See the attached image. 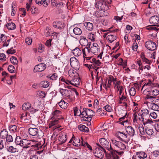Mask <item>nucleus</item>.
<instances>
[{"label":"nucleus","mask_w":159,"mask_h":159,"mask_svg":"<svg viewBox=\"0 0 159 159\" xmlns=\"http://www.w3.org/2000/svg\"><path fill=\"white\" fill-rule=\"evenodd\" d=\"M95 7L102 11H107L109 8L112 0H96Z\"/></svg>","instance_id":"nucleus-1"},{"label":"nucleus","mask_w":159,"mask_h":159,"mask_svg":"<svg viewBox=\"0 0 159 159\" xmlns=\"http://www.w3.org/2000/svg\"><path fill=\"white\" fill-rule=\"evenodd\" d=\"M100 143L101 144L100 145L99 144H97V145L99 147L103 150L104 152H106V148L107 150H110L112 148L111 143H109L108 141L104 138H102L100 139Z\"/></svg>","instance_id":"nucleus-2"},{"label":"nucleus","mask_w":159,"mask_h":159,"mask_svg":"<svg viewBox=\"0 0 159 159\" xmlns=\"http://www.w3.org/2000/svg\"><path fill=\"white\" fill-rule=\"evenodd\" d=\"M71 66L77 71L79 70L80 68V65L79 61L75 57H73L70 59Z\"/></svg>","instance_id":"nucleus-3"},{"label":"nucleus","mask_w":159,"mask_h":159,"mask_svg":"<svg viewBox=\"0 0 159 159\" xmlns=\"http://www.w3.org/2000/svg\"><path fill=\"white\" fill-rule=\"evenodd\" d=\"M145 47L149 50L154 51L157 48L156 43L151 40H148L145 42Z\"/></svg>","instance_id":"nucleus-4"},{"label":"nucleus","mask_w":159,"mask_h":159,"mask_svg":"<svg viewBox=\"0 0 159 159\" xmlns=\"http://www.w3.org/2000/svg\"><path fill=\"white\" fill-rule=\"evenodd\" d=\"M59 92L63 96L66 97L67 99H69L70 100L71 99L70 98V95L72 93L71 90L60 88Z\"/></svg>","instance_id":"nucleus-5"},{"label":"nucleus","mask_w":159,"mask_h":159,"mask_svg":"<svg viewBox=\"0 0 159 159\" xmlns=\"http://www.w3.org/2000/svg\"><path fill=\"white\" fill-rule=\"evenodd\" d=\"M46 67V65L45 64L43 63H40L35 66L33 71L34 72H41L43 71Z\"/></svg>","instance_id":"nucleus-6"},{"label":"nucleus","mask_w":159,"mask_h":159,"mask_svg":"<svg viewBox=\"0 0 159 159\" xmlns=\"http://www.w3.org/2000/svg\"><path fill=\"white\" fill-rule=\"evenodd\" d=\"M74 76L71 77V80H70V84L77 87L76 85H79L80 84L79 75L78 74H75Z\"/></svg>","instance_id":"nucleus-7"},{"label":"nucleus","mask_w":159,"mask_h":159,"mask_svg":"<svg viewBox=\"0 0 159 159\" xmlns=\"http://www.w3.org/2000/svg\"><path fill=\"white\" fill-rule=\"evenodd\" d=\"M104 151L99 146L95 149V151L94 153V156L98 158H102L104 157Z\"/></svg>","instance_id":"nucleus-8"},{"label":"nucleus","mask_w":159,"mask_h":159,"mask_svg":"<svg viewBox=\"0 0 159 159\" xmlns=\"http://www.w3.org/2000/svg\"><path fill=\"white\" fill-rule=\"evenodd\" d=\"M116 135L120 140L123 141L124 140H127V135L124 133V132L117 131L116 133Z\"/></svg>","instance_id":"nucleus-9"},{"label":"nucleus","mask_w":159,"mask_h":159,"mask_svg":"<svg viewBox=\"0 0 159 159\" xmlns=\"http://www.w3.org/2000/svg\"><path fill=\"white\" fill-rule=\"evenodd\" d=\"M149 21L151 24L154 26H157L159 23V16L154 15L150 17Z\"/></svg>","instance_id":"nucleus-10"},{"label":"nucleus","mask_w":159,"mask_h":159,"mask_svg":"<svg viewBox=\"0 0 159 159\" xmlns=\"http://www.w3.org/2000/svg\"><path fill=\"white\" fill-rule=\"evenodd\" d=\"M67 139L66 133L64 132L61 133L59 137L58 140L60 142L59 144L60 145H62L66 141Z\"/></svg>","instance_id":"nucleus-11"},{"label":"nucleus","mask_w":159,"mask_h":159,"mask_svg":"<svg viewBox=\"0 0 159 159\" xmlns=\"http://www.w3.org/2000/svg\"><path fill=\"white\" fill-rule=\"evenodd\" d=\"M33 140H28L26 139H24L22 142L23 143L21 145V147H23V148H27L30 147V145L32 144V143L33 142Z\"/></svg>","instance_id":"nucleus-12"},{"label":"nucleus","mask_w":159,"mask_h":159,"mask_svg":"<svg viewBox=\"0 0 159 159\" xmlns=\"http://www.w3.org/2000/svg\"><path fill=\"white\" fill-rule=\"evenodd\" d=\"M52 25L55 28H57L60 30L63 29L65 27V24L63 23L58 21L53 22Z\"/></svg>","instance_id":"nucleus-13"},{"label":"nucleus","mask_w":159,"mask_h":159,"mask_svg":"<svg viewBox=\"0 0 159 159\" xmlns=\"http://www.w3.org/2000/svg\"><path fill=\"white\" fill-rule=\"evenodd\" d=\"M28 131L30 135L36 136L38 134L39 129L37 128L30 127Z\"/></svg>","instance_id":"nucleus-14"},{"label":"nucleus","mask_w":159,"mask_h":159,"mask_svg":"<svg viewBox=\"0 0 159 159\" xmlns=\"http://www.w3.org/2000/svg\"><path fill=\"white\" fill-rule=\"evenodd\" d=\"M126 131L130 136L133 137L134 135L135 131L134 128L131 126H128L126 128L125 127Z\"/></svg>","instance_id":"nucleus-15"},{"label":"nucleus","mask_w":159,"mask_h":159,"mask_svg":"<svg viewBox=\"0 0 159 159\" xmlns=\"http://www.w3.org/2000/svg\"><path fill=\"white\" fill-rule=\"evenodd\" d=\"M82 51L84 59L85 56H89L90 52H91V51H90V48H88L86 47L82 49Z\"/></svg>","instance_id":"nucleus-16"},{"label":"nucleus","mask_w":159,"mask_h":159,"mask_svg":"<svg viewBox=\"0 0 159 159\" xmlns=\"http://www.w3.org/2000/svg\"><path fill=\"white\" fill-rule=\"evenodd\" d=\"M140 112L144 119L150 117L148 110V109H142Z\"/></svg>","instance_id":"nucleus-17"},{"label":"nucleus","mask_w":159,"mask_h":159,"mask_svg":"<svg viewBox=\"0 0 159 159\" xmlns=\"http://www.w3.org/2000/svg\"><path fill=\"white\" fill-rule=\"evenodd\" d=\"M84 25L85 27L86 30L91 31L93 29V25L92 23L90 22H85L84 24Z\"/></svg>","instance_id":"nucleus-18"},{"label":"nucleus","mask_w":159,"mask_h":159,"mask_svg":"<svg viewBox=\"0 0 159 159\" xmlns=\"http://www.w3.org/2000/svg\"><path fill=\"white\" fill-rule=\"evenodd\" d=\"M117 38V37L115 34H113V35H108L107 36V39L111 43L116 40Z\"/></svg>","instance_id":"nucleus-19"},{"label":"nucleus","mask_w":159,"mask_h":159,"mask_svg":"<svg viewBox=\"0 0 159 159\" xmlns=\"http://www.w3.org/2000/svg\"><path fill=\"white\" fill-rule=\"evenodd\" d=\"M136 155L140 159H144L147 157V154L143 152H136Z\"/></svg>","instance_id":"nucleus-20"},{"label":"nucleus","mask_w":159,"mask_h":159,"mask_svg":"<svg viewBox=\"0 0 159 159\" xmlns=\"http://www.w3.org/2000/svg\"><path fill=\"white\" fill-rule=\"evenodd\" d=\"M48 79H50L52 80H55L58 78V75L56 73H54L52 75H49L46 76Z\"/></svg>","instance_id":"nucleus-21"},{"label":"nucleus","mask_w":159,"mask_h":159,"mask_svg":"<svg viewBox=\"0 0 159 159\" xmlns=\"http://www.w3.org/2000/svg\"><path fill=\"white\" fill-rule=\"evenodd\" d=\"M72 53L75 56H79L82 53L81 50L78 48L76 47L72 50Z\"/></svg>","instance_id":"nucleus-22"},{"label":"nucleus","mask_w":159,"mask_h":159,"mask_svg":"<svg viewBox=\"0 0 159 159\" xmlns=\"http://www.w3.org/2000/svg\"><path fill=\"white\" fill-rule=\"evenodd\" d=\"M83 111L81 112L80 110H79L80 114L78 115V116L80 117L81 118L86 116L87 115L89 114L87 111V108H83Z\"/></svg>","instance_id":"nucleus-23"},{"label":"nucleus","mask_w":159,"mask_h":159,"mask_svg":"<svg viewBox=\"0 0 159 159\" xmlns=\"http://www.w3.org/2000/svg\"><path fill=\"white\" fill-rule=\"evenodd\" d=\"M6 26L7 29L9 30H13L16 28V25L13 22L7 23Z\"/></svg>","instance_id":"nucleus-24"},{"label":"nucleus","mask_w":159,"mask_h":159,"mask_svg":"<svg viewBox=\"0 0 159 159\" xmlns=\"http://www.w3.org/2000/svg\"><path fill=\"white\" fill-rule=\"evenodd\" d=\"M68 103L65 102L63 100H61L58 103V105L60 107L63 109H66L67 108L68 106Z\"/></svg>","instance_id":"nucleus-25"},{"label":"nucleus","mask_w":159,"mask_h":159,"mask_svg":"<svg viewBox=\"0 0 159 159\" xmlns=\"http://www.w3.org/2000/svg\"><path fill=\"white\" fill-rule=\"evenodd\" d=\"M8 134V132L6 129H3L1 131L0 133V137L2 139H5V138Z\"/></svg>","instance_id":"nucleus-26"},{"label":"nucleus","mask_w":159,"mask_h":159,"mask_svg":"<svg viewBox=\"0 0 159 159\" xmlns=\"http://www.w3.org/2000/svg\"><path fill=\"white\" fill-rule=\"evenodd\" d=\"M111 153L112 157V159H118L119 158V157L116 154V150L112 148L111 149L109 150Z\"/></svg>","instance_id":"nucleus-27"},{"label":"nucleus","mask_w":159,"mask_h":159,"mask_svg":"<svg viewBox=\"0 0 159 159\" xmlns=\"http://www.w3.org/2000/svg\"><path fill=\"white\" fill-rule=\"evenodd\" d=\"M100 50V48L94 47L90 48V51H91V52L93 53L95 55H98L99 52Z\"/></svg>","instance_id":"nucleus-28"},{"label":"nucleus","mask_w":159,"mask_h":159,"mask_svg":"<svg viewBox=\"0 0 159 159\" xmlns=\"http://www.w3.org/2000/svg\"><path fill=\"white\" fill-rule=\"evenodd\" d=\"M140 57L143 62H145L146 63L149 64H150V61L145 57L144 53L143 52H141Z\"/></svg>","instance_id":"nucleus-29"},{"label":"nucleus","mask_w":159,"mask_h":159,"mask_svg":"<svg viewBox=\"0 0 159 159\" xmlns=\"http://www.w3.org/2000/svg\"><path fill=\"white\" fill-rule=\"evenodd\" d=\"M9 129L11 133H14L17 131V127L16 125H11L9 126Z\"/></svg>","instance_id":"nucleus-30"},{"label":"nucleus","mask_w":159,"mask_h":159,"mask_svg":"<svg viewBox=\"0 0 159 159\" xmlns=\"http://www.w3.org/2000/svg\"><path fill=\"white\" fill-rule=\"evenodd\" d=\"M31 104L30 103L27 102L23 104L22 106V109L23 110H29V108H30Z\"/></svg>","instance_id":"nucleus-31"},{"label":"nucleus","mask_w":159,"mask_h":159,"mask_svg":"<svg viewBox=\"0 0 159 159\" xmlns=\"http://www.w3.org/2000/svg\"><path fill=\"white\" fill-rule=\"evenodd\" d=\"M59 118H53L52 120L50 122L49 124V126L50 128H51L52 126H54L55 125L57 124L58 122V120Z\"/></svg>","instance_id":"nucleus-32"},{"label":"nucleus","mask_w":159,"mask_h":159,"mask_svg":"<svg viewBox=\"0 0 159 159\" xmlns=\"http://www.w3.org/2000/svg\"><path fill=\"white\" fill-rule=\"evenodd\" d=\"M74 33L76 35H80L82 33L81 30L79 28L75 27L73 30Z\"/></svg>","instance_id":"nucleus-33"},{"label":"nucleus","mask_w":159,"mask_h":159,"mask_svg":"<svg viewBox=\"0 0 159 159\" xmlns=\"http://www.w3.org/2000/svg\"><path fill=\"white\" fill-rule=\"evenodd\" d=\"M40 84L41 85V87L44 88H47L49 85L48 81L47 80L41 81Z\"/></svg>","instance_id":"nucleus-34"},{"label":"nucleus","mask_w":159,"mask_h":159,"mask_svg":"<svg viewBox=\"0 0 159 159\" xmlns=\"http://www.w3.org/2000/svg\"><path fill=\"white\" fill-rule=\"evenodd\" d=\"M7 149L8 152L11 153H15L18 152V151L17 148H14L12 146H9L7 148Z\"/></svg>","instance_id":"nucleus-35"},{"label":"nucleus","mask_w":159,"mask_h":159,"mask_svg":"<svg viewBox=\"0 0 159 159\" xmlns=\"http://www.w3.org/2000/svg\"><path fill=\"white\" fill-rule=\"evenodd\" d=\"M151 119H150L149 117L144 118V120H143V124L144 125H147L148 126L151 124Z\"/></svg>","instance_id":"nucleus-36"},{"label":"nucleus","mask_w":159,"mask_h":159,"mask_svg":"<svg viewBox=\"0 0 159 159\" xmlns=\"http://www.w3.org/2000/svg\"><path fill=\"white\" fill-rule=\"evenodd\" d=\"M150 107L152 110L157 111H159V105L154 103H151Z\"/></svg>","instance_id":"nucleus-37"},{"label":"nucleus","mask_w":159,"mask_h":159,"mask_svg":"<svg viewBox=\"0 0 159 159\" xmlns=\"http://www.w3.org/2000/svg\"><path fill=\"white\" fill-rule=\"evenodd\" d=\"M90 62L95 64L96 66H99L102 63L99 60H97L95 58H93L92 61H91Z\"/></svg>","instance_id":"nucleus-38"},{"label":"nucleus","mask_w":159,"mask_h":159,"mask_svg":"<svg viewBox=\"0 0 159 159\" xmlns=\"http://www.w3.org/2000/svg\"><path fill=\"white\" fill-rule=\"evenodd\" d=\"M16 47L15 46L14 47H11L10 49H8L6 52L8 54H14L16 52V50L14 49Z\"/></svg>","instance_id":"nucleus-39"},{"label":"nucleus","mask_w":159,"mask_h":159,"mask_svg":"<svg viewBox=\"0 0 159 159\" xmlns=\"http://www.w3.org/2000/svg\"><path fill=\"white\" fill-rule=\"evenodd\" d=\"M7 70L9 72L11 73H15L16 69L15 67L12 65H10L8 66Z\"/></svg>","instance_id":"nucleus-40"},{"label":"nucleus","mask_w":159,"mask_h":159,"mask_svg":"<svg viewBox=\"0 0 159 159\" xmlns=\"http://www.w3.org/2000/svg\"><path fill=\"white\" fill-rule=\"evenodd\" d=\"M10 60L11 62L13 65H17L18 61L16 57L14 56H11Z\"/></svg>","instance_id":"nucleus-41"},{"label":"nucleus","mask_w":159,"mask_h":159,"mask_svg":"<svg viewBox=\"0 0 159 159\" xmlns=\"http://www.w3.org/2000/svg\"><path fill=\"white\" fill-rule=\"evenodd\" d=\"M146 91L147 92H149V93L147 94L146 96V97L145 98L146 100H147L148 99H150L152 98H154V96H150L151 94L152 91L149 90V89L147 88L144 91Z\"/></svg>","instance_id":"nucleus-42"},{"label":"nucleus","mask_w":159,"mask_h":159,"mask_svg":"<svg viewBox=\"0 0 159 159\" xmlns=\"http://www.w3.org/2000/svg\"><path fill=\"white\" fill-rule=\"evenodd\" d=\"M61 113V111L58 110H56L53 112H52V117H51V119L53 118L55 119L56 117H57L58 116V115L60 114Z\"/></svg>","instance_id":"nucleus-43"},{"label":"nucleus","mask_w":159,"mask_h":159,"mask_svg":"<svg viewBox=\"0 0 159 159\" xmlns=\"http://www.w3.org/2000/svg\"><path fill=\"white\" fill-rule=\"evenodd\" d=\"M31 12L32 14H37L39 13L38 10L34 6H32L31 8Z\"/></svg>","instance_id":"nucleus-44"},{"label":"nucleus","mask_w":159,"mask_h":159,"mask_svg":"<svg viewBox=\"0 0 159 159\" xmlns=\"http://www.w3.org/2000/svg\"><path fill=\"white\" fill-rule=\"evenodd\" d=\"M87 110L88 114H89L87 115V116L91 117L94 116L95 115V112L94 111L89 109L88 108H87Z\"/></svg>","instance_id":"nucleus-45"},{"label":"nucleus","mask_w":159,"mask_h":159,"mask_svg":"<svg viewBox=\"0 0 159 159\" xmlns=\"http://www.w3.org/2000/svg\"><path fill=\"white\" fill-rule=\"evenodd\" d=\"M117 147L119 148L120 150H124L126 148V146L125 144L121 142H120L119 143L118 146H117Z\"/></svg>","instance_id":"nucleus-46"},{"label":"nucleus","mask_w":159,"mask_h":159,"mask_svg":"<svg viewBox=\"0 0 159 159\" xmlns=\"http://www.w3.org/2000/svg\"><path fill=\"white\" fill-rule=\"evenodd\" d=\"M96 35L94 34H93L91 33H90L88 36L89 39H90L92 41H94L95 39Z\"/></svg>","instance_id":"nucleus-47"},{"label":"nucleus","mask_w":159,"mask_h":159,"mask_svg":"<svg viewBox=\"0 0 159 159\" xmlns=\"http://www.w3.org/2000/svg\"><path fill=\"white\" fill-rule=\"evenodd\" d=\"M145 132L146 134L149 135H152L153 133V129H150L148 128L145 129Z\"/></svg>","instance_id":"nucleus-48"},{"label":"nucleus","mask_w":159,"mask_h":159,"mask_svg":"<svg viewBox=\"0 0 159 159\" xmlns=\"http://www.w3.org/2000/svg\"><path fill=\"white\" fill-rule=\"evenodd\" d=\"M129 94L131 96H134L136 93V90L134 87H131L129 90Z\"/></svg>","instance_id":"nucleus-49"},{"label":"nucleus","mask_w":159,"mask_h":159,"mask_svg":"<svg viewBox=\"0 0 159 159\" xmlns=\"http://www.w3.org/2000/svg\"><path fill=\"white\" fill-rule=\"evenodd\" d=\"M91 119L92 118L91 117L88 116L87 117L85 116L83 117V119L81 120L84 121H88L89 122V123L90 125L91 123L90 121H91Z\"/></svg>","instance_id":"nucleus-50"},{"label":"nucleus","mask_w":159,"mask_h":159,"mask_svg":"<svg viewBox=\"0 0 159 159\" xmlns=\"http://www.w3.org/2000/svg\"><path fill=\"white\" fill-rule=\"evenodd\" d=\"M6 142L7 143H10L13 141V138L12 136L10 135H8L6 138Z\"/></svg>","instance_id":"nucleus-51"},{"label":"nucleus","mask_w":159,"mask_h":159,"mask_svg":"<svg viewBox=\"0 0 159 159\" xmlns=\"http://www.w3.org/2000/svg\"><path fill=\"white\" fill-rule=\"evenodd\" d=\"M74 112V116H78L79 114V111L77 107H74L73 108Z\"/></svg>","instance_id":"nucleus-52"},{"label":"nucleus","mask_w":159,"mask_h":159,"mask_svg":"<svg viewBox=\"0 0 159 159\" xmlns=\"http://www.w3.org/2000/svg\"><path fill=\"white\" fill-rule=\"evenodd\" d=\"M139 129L141 134L142 135H144V134L145 133L143 125H142L141 126H140L139 127Z\"/></svg>","instance_id":"nucleus-53"},{"label":"nucleus","mask_w":159,"mask_h":159,"mask_svg":"<svg viewBox=\"0 0 159 159\" xmlns=\"http://www.w3.org/2000/svg\"><path fill=\"white\" fill-rule=\"evenodd\" d=\"M36 142V143L35 144H33L32 145H31V147H32V148H33L34 150H38V142L35 141L34 140L33 142Z\"/></svg>","instance_id":"nucleus-54"},{"label":"nucleus","mask_w":159,"mask_h":159,"mask_svg":"<svg viewBox=\"0 0 159 159\" xmlns=\"http://www.w3.org/2000/svg\"><path fill=\"white\" fill-rule=\"evenodd\" d=\"M22 139L21 138V137L20 136H17L15 140V143L16 145L18 144V143H20V142H19L20 141L22 140Z\"/></svg>","instance_id":"nucleus-55"},{"label":"nucleus","mask_w":159,"mask_h":159,"mask_svg":"<svg viewBox=\"0 0 159 159\" xmlns=\"http://www.w3.org/2000/svg\"><path fill=\"white\" fill-rule=\"evenodd\" d=\"M59 80H61L62 82H65L66 84H70L71 83L70 82V80L69 81L67 80H66L63 77L61 78H60Z\"/></svg>","instance_id":"nucleus-56"},{"label":"nucleus","mask_w":159,"mask_h":159,"mask_svg":"<svg viewBox=\"0 0 159 159\" xmlns=\"http://www.w3.org/2000/svg\"><path fill=\"white\" fill-rule=\"evenodd\" d=\"M104 109L105 110L108 112H111L112 110L111 107L109 105H107L106 106L103 107Z\"/></svg>","instance_id":"nucleus-57"},{"label":"nucleus","mask_w":159,"mask_h":159,"mask_svg":"<svg viewBox=\"0 0 159 159\" xmlns=\"http://www.w3.org/2000/svg\"><path fill=\"white\" fill-rule=\"evenodd\" d=\"M116 78H114V77L111 75L110 76L108 77L109 81H110L111 82H113V84H115V82L117 80Z\"/></svg>","instance_id":"nucleus-58"},{"label":"nucleus","mask_w":159,"mask_h":159,"mask_svg":"<svg viewBox=\"0 0 159 159\" xmlns=\"http://www.w3.org/2000/svg\"><path fill=\"white\" fill-rule=\"evenodd\" d=\"M76 141H77V142L78 143H80V139H76V140L75 139V140H74L73 141L72 144L73 146L78 147L80 145V144L77 143H76Z\"/></svg>","instance_id":"nucleus-59"},{"label":"nucleus","mask_w":159,"mask_h":159,"mask_svg":"<svg viewBox=\"0 0 159 159\" xmlns=\"http://www.w3.org/2000/svg\"><path fill=\"white\" fill-rule=\"evenodd\" d=\"M25 43L28 45L31 44L32 43V39L30 37H28L25 39Z\"/></svg>","instance_id":"nucleus-60"},{"label":"nucleus","mask_w":159,"mask_h":159,"mask_svg":"<svg viewBox=\"0 0 159 159\" xmlns=\"http://www.w3.org/2000/svg\"><path fill=\"white\" fill-rule=\"evenodd\" d=\"M52 41V39H49L48 40H47L45 43V45L47 46L48 48H49V47L51 46Z\"/></svg>","instance_id":"nucleus-61"},{"label":"nucleus","mask_w":159,"mask_h":159,"mask_svg":"<svg viewBox=\"0 0 159 159\" xmlns=\"http://www.w3.org/2000/svg\"><path fill=\"white\" fill-rule=\"evenodd\" d=\"M68 74L69 76L70 77L74 76L75 75H76L75 74H77L76 73H75L74 70H70L68 71Z\"/></svg>","instance_id":"nucleus-62"},{"label":"nucleus","mask_w":159,"mask_h":159,"mask_svg":"<svg viewBox=\"0 0 159 159\" xmlns=\"http://www.w3.org/2000/svg\"><path fill=\"white\" fill-rule=\"evenodd\" d=\"M38 111V109H35L33 107H31L29 108L28 111H29L31 114H33Z\"/></svg>","instance_id":"nucleus-63"},{"label":"nucleus","mask_w":159,"mask_h":159,"mask_svg":"<svg viewBox=\"0 0 159 159\" xmlns=\"http://www.w3.org/2000/svg\"><path fill=\"white\" fill-rule=\"evenodd\" d=\"M152 155L155 157H157L159 156V151L155 150L152 153Z\"/></svg>","instance_id":"nucleus-64"}]
</instances>
